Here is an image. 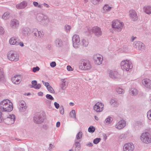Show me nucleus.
I'll return each mask as SVG.
<instances>
[{
	"label": "nucleus",
	"mask_w": 151,
	"mask_h": 151,
	"mask_svg": "<svg viewBox=\"0 0 151 151\" xmlns=\"http://www.w3.org/2000/svg\"><path fill=\"white\" fill-rule=\"evenodd\" d=\"M13 109L12 104L8 99H5L0 103V122H4L8 125L14 123L15 120V117L13 114L9 115L6 117H3L2 112H10Z\"/></svg>",
	"instance_id": "f257e3e1"
},
{
	"label": "nucleus",
	"mask_w": 151,
	"mask_h": 151,
	"mask_svg": "<svg viewBox=\"0 0 151 151\" xmlns=\"http://www.w3.org/2000/svg\"><path fill=\"white\" fill-rule=\"evenodd\" d=\"M79 68L83 70H88L91 68V64L89 60L83 59L81 62Z\"/></svg>",
	"instance_id": "f03ea898"
},
{
	"label": "nucleus",
	"mask_w": 151,
	"mask_h": 151,
	"mask_svg": "<svg viewBox=\"0 0 151 151\" xmlns=\"http://www.w3.org/2000/svg\"><path fill=\"white\" fill-rule=\"evenodd\" d=\"M121 68L123 70H125L127 71H129L132 68L133 66L131 61L127 60L122 61L121 63Z\"/></svg>",
	"instance_id": "7ed1b4c3"
},
{
	"label": "nucleus",
	"mask_w": 151,
	"mask_h": 151,
	"mask_svg": "<svg viewBox=\"0 0 151 151\" xmlns=\"http://www.w3.org/2000/svg\"><path fill=\"white\" fill-rule=\"evenodd\" d=\"M123 26L124 24L122 22L118 20L113 21L112 24V27L115 31L118 32L121 31Z\"/></svg>",
	"instance_id": "20e7f679"
},
{
	"label": "nucleus",
	"mask_w": 151,
	"mask_h": 151,
	"mask_svg": "<svg viewBox=\"0 0 151 151\" xmlns=\"http://www.w3.org/2000/svg\"><path fill=\"white\" fill-rule=\"evenodd\" d=\"M140 138L141 141L145 143L148 144L151 142V134L149 132L142 133Z\"/></svg>",
	"instance_id": "39448f33"
},
{
	"label": "nucleus",
	"mask_w": 151,
	"mask_h": 151,
	"mask_svg": "<svg viewBox=\"0 0 151 151\" xmlns=\"http://www.w3.org/2000/svg\"><path fill=\"white\" fill-rule=\"evenodd\" d=\"M7 57L10 60L16 62L19 60V56L16 52L11 51L8 54Z\"/></svg>",
	"instance_id": "423d86ee"
},
{
	"label": "nucleus",
	"mask_w": 151,
	"mask_h": 151,
	"mask_svg": "<svg viewBox=\"0 0 151 151\" xmlns=\"http://www.w3.org/2000/svg\"><path fill=\"white\" fill-rule=\"evenodd\" d=\"M36 18L37 21L41 23L48 22H49V20L47 16L42 14H38L37 15Z\"/></svg>",
	"instance_id": "0eeeda50"
},
{
	"label": "nucleus",
	"mask_w": 151,
	"mask_h": 151,
	"mask_svg": "<svg viewBox=\"0 0 151 151\" xmlns=\"http://www.w3.org/2000/svg\"><path fill=\"white\" fill-rule=\"evenodd\" d=\"M45 117L41 114L38 113L35 115L33 118L34 121L37 124L42 123L44 120Z\"/></svg>",
	"instance_id": "6e6552de"
},
{
	"label": "nucleus",
	"mask_w": 151,
	"mask_h": 151,
	"mask_svg": "<svg viewBox=\"0 0 151 151\" xmlns=\"http://www.w3.org/2000/svg\"><path fill=\"white\" fill-rule=\"evenodd\" d=\"M73 45L74 47L77 48L80 45V39L79 36L77 35H74L72 38Z\"/></svg>",
	"instance_id": "1a4fd4ad"
},
{
	"label": "nucleus",
	"mask_w": 151,
	"mask_h": 151,
	"mask_svg": "<svg viewBox=\"0 0 151 151\" xmlns=\"http://www.w3.org/2000/svg\"><path fill=\"white\" fill-rule=\"evenodd\" d=\"M93 59L95 64L99 65L102 63L103 57L99 54H96L94 55Z\"/></svg>",
	"instance_id": "9d476101"
},
{
	"label": "nucleus",
	"mask_w": 151,
	"mask_h": 151,
	"mask_svg": "<svg viewBox=\"0 0 151 151\" xmlns=\"http://www.w3.org/2000/svg\"><path fill=\"white\" fill-rule=\"evenodd\" d=\"M134 148V146L132 143H127L123 146L124 151H133Z\"/></svg>",
	"instance_id": "9b49d317"
},
{
	"label": "nucleus",
	"mask_w": 151,
	"mask_h": 151,
	"mask_svg": "<svg viewBox=\"0 0 151 151\" xmlns=\"http://www.w3.org/2000/svg\"><path fill=\"white\" fill-rule=\"evenodd\" d=\"M104 105L101 102H97L93 106L94 110L97 112H100L103 110Z\"/></svg>",
	"instance_id": "f8f14e48"
},
{
	"label": "nucleus",
	"mask_w": 151,
	"mask_h": 151,
	"mask_svg": "<svg viewBox=\"0 0 151 151\" xmlns=\"http://www.w3.org/2000/svg\"><path fill=\"white\" fill-rule=\"evenodd\" d=\"M92 32L97 37L101 35L102 33L101 29L97 26H95L92 28Z\"/></svg>",
	"instance_id": "ddd939ff"
},
{
	"label": "nucleus",
	"mask_w": 151,
	"mask_h": 151,
	"mask_svg": "<svg viewBox=\"0 0 151 151\" xmlns=\"http://www.w3.org/2000/svg\"><path fill=\"white\" fill-rule=\"evenodd\" d=\"M133 45L134 47L141 50H144L145 47V45L140 42L135 41Z\"/></svg>",
	"instance_id": "4468645a"
},
{
	"label": "nucleus",
	"mask_w": 151,
	"mask_h": 151,
	"mask_svg": "<svg viewBox=\"0 0 151 151\" xmlns=\"http://www.w3.org/2000/svg\"><path fill=\"white\" fill-rule=\"evenodd\" d=\"M19 111L21 112H24L25 111L27 108L26 106V103L24 101L21 100L19 101Z\"/></svg>",
	"instance_id": "2eb2a0df"
},
{
	"label": "nucleus",
	"mask_w": 151,
	"mask_h": 151,
	"mask_svg": "<svg viewBox=\"0 0 151 151\" xmlns=\"http://www.w3.org/2000/svg\"><path fill=\"white\" fill-rule=\"evenodd\" d=\"M143 85L146 88L151 89V81L148 78L144 79L142 81Z\"/></svg>",
	"instance_id": "dca6fc26"
},
{
	"label": "nucleus",
	"mask_w": 151,
	"mask_h": 151,
	"mask_svg": "<svg viewBox=\"0 0 151 151\" xmlns=\"http://www.w3.org/2000/svg\"><path fill=\"white\" fill-rule=\"evenodd\" d=\"M126 125V122L124 120H122L116 124L115 127L118 129H120L124 128Z\"/></svg>",
	"instance_id": "f3484780"
},
{
	"label": "nucleus",
	"mask_w": 151,
	"mask_h": 151,
	"mask_svg": "<svg viewBox=\"0 0 151 151\" xmlns=\"http://www.w3.org/2000/svg\"><path fill=\"white\" fill-rule=\"evenodd\" d=\"M21 76L20 75H17L14 76L12 78V81L14 84H18L21 81Z\"/></svg>",
	"instance_id": "a211bd4d"
},
{
	"label": "nucleus",
	"mask_w": 151,
	"mask_h": 151,
	"mask_svg": "<svg viewBox=\"0 0 151 151\" xmlns=\"http://www.w3.org/2000/svg\"><path fill=\"white\" fill-rule=\"evenodd\" d=\"M129 15L134 21H136L138 19L137 14L135 11L134 10H131L129 11Z\"/></svg>",
	"instance_id": "6ab92c4d"
},
{
	"label": "nucleus",
	"mask_w": 151,
	"mask_h": 151,
	"mask_svg": "<svg viewBox=\"0 0 151 151\" xmlns=\"http://www.w3.org/2000/svg\"><path fill=\"white\" fill-rule=\"evenodd\" d=\"M19 25V21L16 19H13L10 22V26L12 29L17 28Z\"/></svg>",
	"instance_id": "aec40b11"
},
{
	"label": "nucleus",
	"mask_w": 151,
	"mask_h": 151,
	"mask_svg": "<svg viewBox=\"0 0 151 151\" xmlns=\"http://www.w3.org/2000/svg\"><path fill=\"white\" fill-rule=\"evenodd\" d=\"M110 104L113 107H117L119 105L118 100L114 98H111L110 101Z\"/></svg>",
	"instance_id": "412c9836"
},
{
	"label": "nucleus",
	"mask_w": 151,
	"mask_h": 151,
	"mask_svg": "<svg viewBox=\"0 0 151 151\" xmlns=\"http://www.w3.org/2000/svg\"><path fill=\"white\" fill-rule=\"evenodd\" d=\"M19 39L15 37H12L9 40V43L11 45H18Z\"/></svg>",
	"instance_id": "4be33fe9"
},
{
	"label": "nucleus",
	"mask_w": 151,
	"mask_h": 151,
	"mask_svg": "<svg viewBox=\"0 0 151 151\" xmlns=\"http://www.w3.org/2000/svg\"><path fill=\"white\" fill-rule=\"evenodd\" d=\"M31 83L32 85H31V88H33L36 89H39L41 87V85L40 83H37V81L36 80L32 81Z\"/></svg>",
	"instance_id": "5701e85b"
},
{
	"label": "nucleus",
	"mask_w": 151,
	"mask_h": 151,
	"mask_svg": "<svg viewBox=\"0 0 151 151\" xmlns=\"http://www.w3.org/2000/svg\"><path fill=\"white\" fill-rule=\"evenodd\" d=\"M108 73L109 76L112 78H115L116 77L117 72L116 71L109 69L108 70Z\"/></svg>",
	"instance_id": "b1692460"
},
{
	"label": "nucleus",
	"mask_w": 151,
	"mask_h": 151,
	"mask_svg": "<svg viewBox=\"0 0 151 151\" xmlns=\"http://www.w3.org/2000/svg\"><path fill=\"white\" fill-rule=\"evenodd\" d=\"M27 3L25 1H23L19 4L16 5V7L18 9H22L24 8L27 5Z\"/></svg>",
	"instance_id": "393cba45"
},
{
	"label": "nucleus",
	"mask_w": 151,
	"mask_h": 151,
	"mask_svg": "<svg viewBox=\"0 0 151 151\" xmlns=\"http://www.w3.org/2000/svg\"><path fill=\"white\" fill-rule=\"evenodd\" d=\"M23 32L25 35H29L32 33V30L29 28H25L23 30Z\"/></svg>",
	"instance_id": "a878e982"
},
{
	"label": "nucleus",
	"mask_w": 151,
	"mask_h": 151,
	"mask_svg": "<svg viewBox=\"0 0 151 151\" xmlns=\"http://www.w3.org/2000/svg\"><path fill=\"white\" fill-rule=\"evenodd\" d=\"M129 93L132 96H136L138 94V91L135 88H132L129 91Z\"/></svg>",
	"instance_id": "bb28decb"
},
{
	"label": "nucleus",
	"mask_w": 151,
	"mask_h": 151,
	"mask_svg": "<svg viewBox=\"0 0 151 151\" xmlns=\"http://www.w3.org/2000/svg\"><path fill=\"white\" fill-rule=\"evenodd\" d=\"M144 12L148 14L151 13V6H148L145 7L144 8Z\"/></svg>",
	"instance_id": "cd10ccee"
},
{
	"label": "nucleus",
	"mask_w": 151,
	"mask_h": 151,
	"mask_svg": "<svg viewBox=\"0 0 151 151\" xmlns=\"http://www.w3.org/2000/svg\"><path fill=\"white\" fill-rule=\"evenodd\" d=\"M55 43L57 47H61L63 44V42L62 40L59 39H57L55 41Z\"/></svg>",
	"instance_id": "c85d7f7f"
},
{
	"label": "nucleus",
	"mask_w": 151,
	"mask_h": 151,
	"mask_svg": "<svg viewBox=\"0 0 151 151\" xmlns=\"http://www.w3.org/2000/svg\"><path fill=\"white\" fill-rule=\"evenodd\" d=\"M9 17V13L8 12H6L3 14L2 16V17L3 19L6 20L8 19Z\"/></svg>",
	"instance_id": "c756f323"
},
{
	"label": "nucleus",
	"mask_w": 151,
	"mask_h": 151,
	"mask_svg": "<svg viewBox=\"0 0 151 151\" xmlns=\"http://www.w3.org/2000/svg\"><path fill=\"white\" fill-rule=\"evenodd\" d=\"M103 9L105 12H108L111 10V7H110L108 4H105L103 7Z\"/></svg>",
	"instance_id": "7c9ffc66"
},
{
	"label": "nucleus",
	"mask_w": 151,
	"mask_h": 151,
	"mask_svg": "<svg viewBox=\"0 0 151 151\" xmlns=\"http://www.w3.org/2000/svg\"><path fill=\"white\" fill-rule=\"evenodd\" d=\"M82 45L83 46L86 47L88 44V40L86 39L83 38L82 39Z\"/></svg>",
	"instance_id": "2f4dec72"
},
{
	"label": "nucleus",
	"mask_w": 151,
	"mask_h": 151,
	"mask_svg": "<svg viewBox=\"0 0 151 151\" xmlns=\"http://www.w3.org/2000/svg\"><path fill=\"white\" fill-rule=\"evenodd\" d=\"M116 91V92L119 94H123L124 92V90L120 88H117Z\"/></svg>",
	"instance_id": "473e14b6"
},
{
	"label": "nucleus",
	"mask_w": 151,
	"mask_h": 151,
	"mask_svg": "<svg viewBox=\"0 0 151 151\" xmlns=\"http://www.w3.org/2000/svg\"><path fill=\"white\" fill-rule=\"evenodd\" d=\"M82 133L81 132H78L77 134H76V138L75 139H76V141H77V140H79L82 137Z\"/></svg>",
	"instance_id": "72a5a7b5"
},
{
	"label": "nucleus",
	"mask_w": 151,
	"mask_h": 151,
	"mask_svg": "<svg viewBox=\"0 0 151 151\" xmlns=\"http://www.w3.org/2000/svg\"><path fill=\"white\" fill-rule=\"evenodd\" d=\"M95 130V127L93 126H90L88 129V131L90 133H93Z\"/></svg>",
	"instance_id": "f704fd0d"
},
{
	"label": "nucleus",
	"mask_w": 151,
	"mask_h": 151,
	"mask_svg": "<svg viewBox=\"0 0 151 151\" xmlns=\"http://www.w3.org/2000/svg\"><path fill=\"white\" fill-rule=\"evenodd\" d=\"M38 37L42 38L44 37V33L43 31L42 30L38 31Z\"/></svg>",
	"instance_id": "c9c22d12"
},
{
	"label": "nucleus",
	"mask_w": 151,
	"mask_h": 151,
	"mask_svg": "<svg viewBox=\"0 0 151 151\" xmlns=\"http://www.w3.org/2000/svg\"><path fill=\"white\" fill-rule=\"evenodd\" d=\"M102 0H91V2L95 5L99 4Z\"/></svg>",
	"instance_id": "e433bc0d"
},
{
	"label": "nucleus",
	"mask_w": 151,
	"mask_h": 151,
	"mask_svg": "<svg viewBox=\"0 0 151 151\" xmlns=\"http://www.w3.org/2000/svg\"><path fill=\"white\" fill-rule=\"evenodd\" d=\"M112 120V118L110 116H108L105 120V122L106 124H109Z\"/></svg>",
	"instance_id": "4c0bfd02"
},
{
	"label": "nucleus",
	"mask_w": 151,
	"mask_h": 151,
	"mask_svg": "<svg viewBox=\"0 0 151 151\" xmlns=\"http://www.w3.org/2000/svg\"><path fill=\"white\" fill-rule=\"evenodd\" d=\"M70 114L72 117H73L75 119H76V113L74 110H72L70 112Z\"/></svg>",
	"instance_id": "58836bf2"
},
{
	"label": "nucleus",
	"mask_w": 151,
	"mask_h": 151,
	"mask_svg": "<svg viewBox=\"0 0 151 151\" xmlns=\"http://www.w3.org/2000/svg\"><path fill=\"white\" fill-rule=\"evenodd\" d=\"M48 91L50 93H54L55 91L53 88L50 85L47 88Z\"/></svg>",
	"instance_id": "ea45409f"
},
{
	"label": "nucleus",
	"mask_w": 151,
	"mask_h": 151,
	"mask_svg": "<svg viewBox=\"0 0 151 151\" xmlns=\"http://www.w3.org/2000/svg\"><path fill=\"white\" fill-rule=\"evenodd\" d=\"M101 140V139L100 138H96V139H95L93 140V142L94 144H96L100 142Z\"/></svg>",
	"instance_id": "a19ab883"
},
{
	"label": "nucleus",
	"mask_w": 151,
	"mask_h": 151,
	"mask_svg": "<svg viewBox=\"0 0 151 151\" xmlns=\"http://www.w3.org/2000/svg\"><path fill=\"white\" fill-rule=\"evenodd\" d=\"M147 116L148 119L149 120H151V109L147 112Z\"/></svg>",
	"instance_id": "79ce46f5"
},
{
	"label": "nucleus",
	"mask_w": 151,
	"mask_h": 151,
	"mask_svg": "<svg viewBox=\"0 0 151 151\" xmlns=\"http://www.w3.org/2000/svg\"><path fill=\"white\" fill-rule=\"evenodd\" d=\"M46 98L50 100H53L54 99V98L53 97L50 95L47 94L46 96Z\"/></svg>",
	"instance_id": "37998d69"
},
{
	"label": "nucleus",
	"mask_w": 151,
	"mask_h": 151,
	"mask_svg": "<svg viewBox=\"0 0 151 151\" xmlns=\"http://www.w3.org/2000/svg\"><path fill=\"white\" fill-rule=\"evenodd\" d=\"M60 112L62 114H63L64 113V109L63 106H60Z\"/></svg>",
	"instance_id": "c03bdc74"
},
{
	"label": "nucleus",
	"mask_w": 151,
	"mask_h": 151,
	"mask_svg": "<svg viewBox=\"0 0 151 151\" xmlns=\"http://www.w3.org/2000/svg\"><path fill=\"white\" fill-rule=\"evenodd\" d=\"M81 141V140H79V141H76V139H75V145L76 147H78V146H81V144L80 143V142Z\"/></svg>",
	"instance_id": "a18cd8bd"
},
{
	"label": "nucleus",
	"mask_w": 151,
	"mask_h": 151,
	"mask_svg": "<svg viewBox=\"0 0 151 151\" xmlns=\"http://www.w3.org/2000/svg\"><path fill=\"white\" fill-rule=\"evenodd\" d=\"M40 70V68L36 66L35 67H34L32 68V71L34 72H36L37 71H38Z\"/></svg>",
	"instance_id": "49530a36"
},
{
	"label": "nucleus",
	"mask_w": 151,
	"mask_h": 151,
	"mask_svg": "<svg viewBox=\"0 0 151 151\" xmlns=\"http://www.w3.org/2000/svg\"><path fill=\"white\" fill-rule=\"evenodd\" d=\"M42 82L43 84L47 88L50 86L49 83L47 82H45L43 80L42 81Z\"/></svg>",
	"instance_id": "de8ad7c7"
},
{
	"label": "nucleus",
	"mask_w": 151,
	"mask_h": 151,
	"mask_svg": "<svg viewBox=\"0 0 151 151\" xmlns=\"http://www.w3.org/2000/svg\"><path fill=\"white\" fill-rule=\"evenodd\" d=\"M4 28L1 27H0V35H2L4 34Z\"/></svg>",
	"instance_id": "09e8293b"
},
{
	"label": "nucleus",
	"mask_w": 151,
	"mask_h": 151,
	"mask_svg": "<svg viewBox=\"0 0 151 151\" xmlns=\"http://www.w3.org/2000/svg\"><path fill=\"white\" fill-rule=\"evenodd\" d=\"M56 65V63L55 62H52L50 63V66L52 67H54Z\"/></svg>",
	"instance_id": "8fccbe9b"
},
{
	"label": "nucleus",
	"mask_w": 151,
	"mask_h": 151,
	"mask_svg": "<svg viewBox=\"0 0 151 151\" xmlns=\"http://www.w3.org/2000/svg\"><path fill=\"white\" fill-rule=\"evenodd\" d=\"M54 105L56 108L58 109L59 108V104L56 102H55L54 103Z\"/></svg>",
	"instance_id": "3c124183"
},
{
	"label": "nucleus",
	"mask_w": 151,
	"mask_h": 151,
	"mask_svg": "<svg viewBox=\"0 0 151 151\" xmlns=\"http://www.w3.org/2000/svg\"><path fill=\"white\" fill-rule=\"evenodd\" d=\"M67 70L69 71L73 70V69L72 68L70 65H68L67 67Z\"/></svg>",
	"instance_id": "603ef678"
},
{
	"label": "nucleus",
	"mask_w": 151,
	"mask_h": 151,
	"mask_svg": "<svg viewBox=\"0 0 151 151\" xmlns=\"http://www.w3.org/2000/svg\"><path fill=\"white\" fill-rule=\"evenodd\" d=\"M32 33H33V35L34 34V33L36 32L37 33V32L38 29L37 28H33L32 29Z\"/></svg>",
	"instance_id": "864d4df0"
},
{
	"label": "nucleus",
	"mask_w": 151,
	"mask_h": 151,
	"mask_svg": "<svg viewBox=\"0 0 151 151\" xmlns=\"http://www.w3.org/2000/svg\"><path fill=\"white\" fill-rule=\"evenodd\" d=\"M66 30L67 31H69L71 28V27L70 26L68 25H66L65 26Z\"/></svg>",
	"instance_id": "5fc2aeb1"
},
{
	"label": "nucleus",
	"mask_w": 151,
	"mask_h": 151,
	"mask_svg": "<svg viewBox=\"0 0 151 151\" xmlns=\"http://www.w3.org/2000/svg\"><path fill=\"white\" fill-rule=\"evenodd\" d=\"M61 88L63 90H64L65 89V83H62Z\"/></svg>",
	"instance_id": "6e6d98bb"
},
{
	"label": "nucleus",
	"mask_w": 151,
	"mask_h": 151,
	"mask_svg": "<svg viewBox=\"0 0 151 151\" xmlns=\"http://www.w3.org/2000/svg\"><path fill=\"white\" fill-rule=\"evenodd\" d=\"M19 45L21 47H23L24 46L23 43L22 42H20L19 40H18V45Z\"/></svg>",
	"instance_id": "4d7b16f0"
},
{
	"label": "nucleus",
	"mask_w": 151,
	"mask_h": 151,
	"mask_svg": "<svg viewBox=\"0 0 151 151\" xmlns=\"http://www.w3.org/2000/svg\"><path fill=\"white\" fill-rule=\"evenodd\" d=\"M81 149V146H78V147H75V150L76 151H79Z\"/></svg>",
	"instance_id": "13d9d810"
},
{
	"label": "nucleus",
	"mask_w": 151,
	"mask_h": 151,
	"mask_svg": "<svg viewBox=\"0 0 151 151\" xmlns=\"http://www.w3.org/2000/svg\"><path fill=\"white\" fill-rule=\"evenodd\" d=\"M4 78V75L2 73L0 72V79L1 80H3Z\"/></svg>",
	"instance_id": "bf43d9fd"
},
{
	"label": "nucleus",
	"mask_w": 151,
	"mask_h": 151,
	"mask_svg": "<svg viewBox=\"0 0 151 151\" xmlns=\"http://www.w3.org/2000/svg\"><path fill=\"white\" fill-rule=\"evenodd\" d=\"M86 145L88 147H92L93 146V144L92 143L89 142Z\"/></svg>",
	"instance_id": "052dcab7"
},
{
	"label": "nucleus",
	"mask_w": 151,
	"mask_h": 151,
	"mask_svg": "<svg viewBox=\"0 0 151 151\" xmlns=\"http://www.w3.org/2000/svg\"><path fill=\"white\" fill-rule=\"evenodd\" d=\"M119 138L122 139H124L125 138L124 135L123 134H122L119 137Z\"/></svg>",
	"instance_id": "680f3d73"
},
{
	"label": "nucleus",
	"mask_w": 151,
	"mask_h": 151,
	"mask_svg": "<svg viewBox=\"0 0 151 151\" xmlns=\"http://www.w3.org/2000/svg\"><path fill=\"white\" fill-rule=\"evenodd\" d=\"M33 4L35 6L37 7L38 5V3L37 2L34 1L33 2Z\"/></svg>",
	"instance_id": "e2e57ef3"
},
{
	"label": "nucleus",
	"mask_w": 151,
	"mask_h": 151,
	"mask_svg": "<svg viewBox=\"0 0 151 151\" xmlns=\"http://www.w3.org/2000/svg\"><path fill=\"white\" fill-rule=\"evenodd\" d=\"M60 122H57L56 124V126L57 127H60Z\"/></svg>",
	"instance_id": "0e129e2a"
},
{
	"label": "nucleus",
	"mask_w": 151,
	"mask_h": 151,
	"mask_svg": "<svg viewBox=\"0 0 151 151\" xmlns=\"http://www.w3.org/2000/svg\"><path fill=\"white\" fill-rule=\"evenodd\" d=\"M53 146L52 144H50L49 145V149L50 150H51V149L53 148Z\"/></svg>",
	"instance_id": "69168bd1"
},
{
	"label": "nucleus",
	"mask_w": 151,
	"mask_h": 151,
	"mask_svg": "<svg viewBox=\"0 0 151 151\" xmlns=\"http://www.w3.org/2000/svg\"><path fill=\"white\" fill-rule=\"evenodd\" d=\"M43 5L45 6V7H47V8H48L49 7V5H48V4L45 3H44L43 4Z\"/></svg>",
	"instance_id": "338daca9"
},
{
	"label": "nucleus",
	"mask_w": 151,
	"mask_h": 151,
	"mask_svg": "<svg viewBox=\"0 0 151 151\" xmlns=\"http://www.w3.org/2000/svg\"><path fill=\"white\" fill-rule=\"evenodd\" d=\"M38 31H37V33H36V32L34 33V34H33V35L34 36L38 37Z\"/></svg>",
	"instance_id": "774afa93"
}]
</instances>
